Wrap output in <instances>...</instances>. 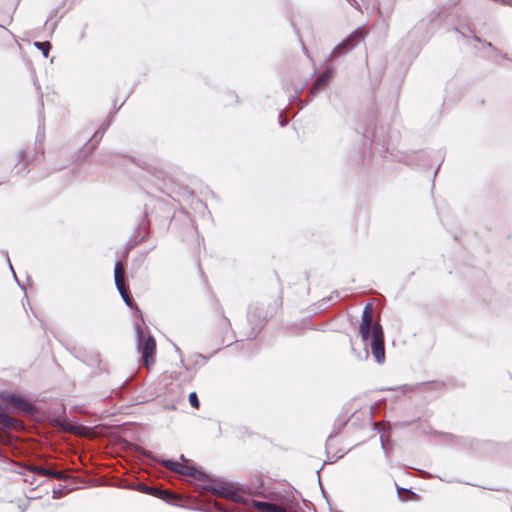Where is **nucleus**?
I'll list each match as a JSON object with an SVG mask.
<instances>
[{"label": "nucleus", "instance_id": "obj_1", "mask_svg": "<svg viewBox=\"0 0 512 512\" xmlns=\"http://www.w3.org/2000/svg\"><path fill=\"white\" fill-rule=\"evenodd\" d=\"M137 350L141 354L144 365L149 368L154 363L156 351L155 339L146 334L140 325H136Z\"/></svg>", "mask_w": 512, "mask_h": 512}, {"label": "nucleus", "instance_id": "obj_2", "mask_svg": "<svg viewBox=\"0 0 512 512\" xmlns=\"http://www.w3.org/2000/svg\"><path fill=\"white\" fill-rule=\"evenodd\" d=\"M371 336V353L376 362L382 364L385 361L384 334L379 323L373 324Z\"/></svg>", "mask_w": 512, "mask_h": 512}, {"label": "nucleus", "instance_id": "obj_3", "mask_svg": "<svg viewBox=\"0 0 512 512\" xmlns=\"http://www.w3.org/2000/svg\"><path fill=\"white\" fill-rule=\"evenodd\" d=\"M361 31L356 30L352 32L345 40L338 44L331 52L330 57H338L351 51L361 41H363Z\"/></svg>", "mask_w": 512, "mask_h": 512}, {"label": "nucleus", "instance_id": "obj_4", "mask_svg": "<svg viewBox=\"0 0 512 512\" xmlns=\"http://www.w3.org/2000/svg\"><path fill=\"white\" fill-rule=\"evenodd\" d=\"M372 320V306L370 304H367L363 310L361 321L359 324V334L365 345L367 344L370 338V334H372Z\"/></svg>", "mask_w": 512, "mask_h": 512}, {"label": "nucleus", "instance_id": "obj_5", "mask_svg": "<svg viewBox=\"0 0 512 512\" xmlns=\"http://www.w3.org/2000/svg\"><path fill=\"white\" fill-rule=\"evenodd\" d=\"M332 73V67L327 68V70L323 72L316 80L315 84L311 89V93L315 94L318 92V90L322 89L330 80Z\"/></svg>", "mask_w": 512, "mask_h": 512}, {"label": "nucleus", "instance_id": "obj_6", "mask_svg": "<svg viewBox=\"0 0 512 512\" xmlns=\"http://www.w3.org/2000/svg\"><path fill=\"white\" fill-rule=\"evenodd\" d=\"M209 491H211L213 494H216L221 497H225V498H229V499L234 498V490L225 484H221L218 486H211L209 488Z\"/></svg>", "mask_w": 512, "mask_h": 512}, {"label": "nucleus", "instance_id": "obj_7", "mask_svg": "<svg viewBox=\"0 0 512 512\" xmlns=\"http://www.w3.org/2000/svg\"><path fill=\"white\" fill-rule=\"evenodd\" d=\"M114 279L117 288L125 285V272L121 262H116L114 267Z\"/></svg>", "mask_w": 512, "mask_h": 512}, {"label": "nucleus", "instance_id": "obj_8", "mask_svg": "<svg viewBox=\"0 0 512 512\" xmlns=\"http://www.w3.org/2000/svg\"><path fill=\"white\" fill-rule=\"evenodd\" d=\"M11 402L15 407L21 409L22 411L29 412L32 410V405L21 397L12 396Z\"/></svg>", "mask_w": 512, "mask_h": 512}, {"label": "nucleus", "instance_id": "obj_9", "mask_svg": "<svg viewBox=\"0 0 512 512\" xmlns=\"http://www.w3.org/2000/svg\"><path fill=\"white\" fill-rule=\"evenodd\" d=\"M0 424L5 428H15L19 422L5 413H0Z\"/></svg>", "mask_w": 512, "mask_h": 512}, {"label": "nucleus", "instance_id": "obj_10", "mask_svg": "<svg viewBox=\"0 0 512 512\" xmlns=\"http://www.w3.org/2000/svg\"><path fill=\"white\" fill-rule=\"evenodd\" d=\"M178 473L186 476H194L196 469L192 466L180 463Z\"/></svg>", "mask_w": 512, "mask_h": 512}, {"label": "nucleus", "instance_id": "obj_11", "mask_svg": "<svg viewBox=\"0 0 512 512\" xmlns=\"http://www.w3.org/2000/svg\"><path fill=\"white\" fill-rule=\"evenodd\" d=\"M35 47L42 51L44 57H48L49 51L51 49V44L49 42H35Z\"/></svg>", "mask_w": 512, "mask_h": 512}, {"label": "nucleus", "instance_id": "obj_12", "mask_svg": "<svg viewBox=\"0 0 512 512\" xmlns=\"http://www.w3.org/2000/svg\"><path fill=\"white\" fill-rule=\"evenodd\" d=\"M162 465L165 468L178 473L180 463L173 460H163Z\"/></svg>", "mask_w": 512, "mask_h": 512}, {"label": "nucleus", "instance_id": "obj_13", "mask_svg": "<svg viewBox=\"0 0 512 512\" xmlns=\"http://www.w3.org/2000/svg\"><path fill=\"white\" fill-rule=\"evenodd\" d=\"M118 292L120 293L123 301L125 302L126 305L128 306H131L132 305V299L129 297L127 291H126V287L125 285H123L122 287L120 288H117Z\"/></svg>", "mask_w": 512, "mask_h": 512}, {"label": "nucleus", "instance_id": "obj_14", "mask_svg": "<svg viewBox=\"0 0 512 512\" xmlns=\"http://www.w3.org/2000/svg\"><path fill=\"white\" fill-rule=\"evenodd\" d=\"M51 469H46V468H43V467H38V466H35L31 469V472L33 474H38V475H42V476H51Z\"/></svg>", "mask_w": 512, "mask_h": 512}, {"label": "nucleus", "instance_id": "obj_15", "mask_svg": "<svg viewBox=\"0 0 512 512\" xmlns=\"http://www.w3.org/2000/svg\"><path fill=\"white\" fill-rule=\"evenodd\" d=\"M253 507L259 511L267 512V508L269 507V502L253 501Z\"/></svg>", "mask_w": 512, "mask_h": 512}, {"label": "nucleus", "instance_id": "obj_16", "mask_svg": "<svg viewBox=\"0 0 512 512\" xmlns=\"http://www.w3.org/2000/svg\"><path fill=\"white\" fill-rule=\"evenodd\" d=\"M267 512H287L286 508L281 506V505H278V504H274V503H269V507L267 508Z\"/></svg>", "mask_w": 512, "mask_h": 512}, {"label": "nucleus", "instance_id": "obj_17", "mask_svg": "<svg viewBox=\"0 0 512 512\" xmlns=\"http://www.w3.org/2000/svg\"><path fill=\"white\" fill-rule=\"evenodd\" d=\"M189 403L193 408L199 407V400H198L197 394L195 392H191L189 394Z\"/></svg>", "mask_w": 512, "mask_h": 512}, {"label": "nucleus", "instance_id": "obj_18", "mask_svg": "<svg viewBox=\"0 0 512 512\" xmlns=\"http://www.w3.org/2000/svg\"><path fill=\"white\" fill-rule=\"evenodd\" d=\"M64 476L63 472L61 471H51V476L50 477H53V478H56V479H62Z\"/></svg>", "mask_w": 512, "mask_h": 512}, {"label": "nucleus", "instance_id": "obj_19", "mask_svg": "<svg viewBox=\"0 0 512 512\" xmlns=\"http://www.w3.org/2000/svg\"><path fill=\"white\" fill-rule=\"evenodd\" d=\"M105 130H106V128H103L102 131L101 130L96 131L95 134L93 135V139H95L96 141L98 139H101Z\"/></svg>", "mask_w": 512, "mask_h": 512}, {"label": "nucleus", "instance_id": "obj_20", "mask_svg": "<svg viewBox=\"0 0 512 512\" xmlns=\"http://www.w3.org/2000/svg\"><path fill=\"white\" fill-rule=\"evenodd\" d=\"M232 499L239 503H245L244 497L238 495L235 491H234V498H232Z\"/></svg>", "mask_w": 512, "mask_h": 512}, {"label": "nucleus", "instance_id": "obj_21", "mask_svg": "<svg viewBox=\"0 0 512 512\" xmlns=\"http://www.w3.org/2000/svg\"><path fill=\"white\" fill-rule=\"evenodd\" d=\"M25 482H28L30 483L31 485H34L35 484V477L34 475L31 476V478L29 476H26L24 479H23Z\"/></svg>", "mask_w": 512, "mask_h": 512}, {"label": "nucleus", "instance_id": "obj_22", "mask_svg": "<svg viewBox=\"0 0 512 512\" xmlns=\"http://www.w3.org/2000/svg\"><path fill=\"white\" fill-rule=\"evenodd\" d=\"M349 1L351 2V4H352L355 8L359 9V7H360V6H359V4L357 3V1H355V0H349Z\"/></svg>", "mask_w": 512, "mask_h": 512}, {"label": "nucleus", "instance_id": "obj_23", "mask_svg": "<svg viewBox=\"0 0 512 512\" xmlns=\"http://www.w3.org/2000/svg\"><path fill=\"white\" fill-rule=\"evenodd\" d=\"M8 263H9L10 270L12 271L13 275L15 276V272H14V270H13V267H12V265H11V263H10V260H9V259H8Z\"/></svg>", "mask_w": 512, "mask_h": 512}, {"label": "nucleus", "instance_id": "obj_24", "mask_svg": "<svg viewBox=\"0 0 512 512\" xmlns=\"http://www.w3.org/2000/svg\"><path fill=\"white\" fill-rule=\"evenodd\" d=\"M280 124H281V126H284V125H286V121H285V120H282V121L280 122Z\"/></svg>", "mask_w": 512, "mask_h": 512}, {"label": "nucleus", "instance_id": "obj_25", "mask_svg": "<svg viewBox=\"0 0 512 512\" xmlns=\"http://www.w3.org/2000/svg\"><path fill=\"white\" fill-rule=\"evenodd\" d=\"M381 443H382V448L385 449V443L382 438H381Z\"/></svg>", "mask_w": 512, "mask_h": 512}, {"label": "nucleus", "instance_id": "obj_26", "mask_svg": "<svg viewBox=\"0 0 512 512\" xmlns=\"http://www.w3.org/2000/svg\"><path fill=\"white\" fill-rule=\"evenodd\" d=\"M180 458H181V460L186 461V459H185V457L183 455H181Z\"/></svg>", "mask_w": 512, "mask_h": 512}]
</instances>
